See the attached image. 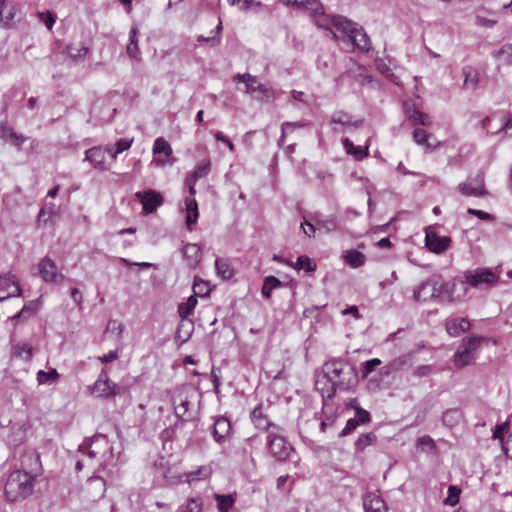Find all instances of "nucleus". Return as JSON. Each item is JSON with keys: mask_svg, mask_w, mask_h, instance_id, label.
Masks as SVG:
<instances>
[{"mask_svg": "<svg viewBox=\"0 0 512 512\" xmlns=\"http://www.w3.org/2000/svg\"><path fill=\"white\" fill-rule=\"evenodd\" d=\"M323 376L315 382L316 389L323 397L332 398L337 390L347 391L357 383L355 369L342 359L324 363Z\"/></svg>", "mask_w": 512, "mask_h": 512, "instance_id": "obj_1", "label": "nucleus"}, {"mask_svg": "<svg viewBox=\"0 0 512 512\" xmlns=\"http://www.w3.org/2000/svg\"><path fill=\"white\" fill-rule=\"evenodd\" d=\"M332 24L336 31L342 34V39L348 38L354 47L363 52H369L371 50L370 38L363 27L340 15L332 19ZM330 33L336 41L340 39V36L336 32L330 30Z\"/></svg>", "mask_w": 512, "mask_h": 512, "instance_id": "obj_2", "label": "nucleus"}, {"mask_svg": "<svg viewBox=\"0 0 512 512\" xmlns=\"http://www.w3.org/2000/svg\"><path fill=\"white\" fill-rule=\"evenodd\" d=\"M35 477L29 472L15 470L10 473L5 484V495L9 501L24 500L33 493Z\"/></svg>", "mask_w": 512, "mask_h": 512, "instance_id": "obj_3", "label": "nucleus"}, {"mask_svg": "<svg viewBox=\"0 0 512 512\" xmlns=\"http://www.w3.org/2000/svg\"><path fill=\"white\" fill-rule=\"evenodd\" d=\"M465 281L459 283H453V290L459 289L466 292V284L477 288L485 289L497 283L498 277L495 273L488 268H477L474 270H467L464 273Z\"/></svg>", "mask_w": 512, "mask_h": 512, "instance_id": "obj_4", "label": "nucleus"}, {"mask_svg": "<svg viewBox=\"0 0 512 512\" xmlns=\"http://www.w3.org/2000/svg\"><path fill=\"white\" fill-rule=\"evenodd\" d=\"M267 435V448L270 454L278 461H285L289 458L293 447L287 442L282 433V428L275 427Z\"/></svg>", "mask_w": 512, "mask_h": 512, "instance_id": "obj_5", "label": "nucleus"}, {"mask_svg": "<svg viewBox=\"0 0 512 512\" xmlns=\"http://www.w3.org/2000/svg\"><path fill=\"white\" fill-rule=\"evenodd\" d=\"M483 337L471 336L464 338L454 355V364L458 368H462L475 361V353L482 341Z\"/></svg>", "mask_w": 512, "mask_h": 512, "instance_id": "obj_6", "label": "nucleus"}, {"mask_svg": "<svg viewBox=\"0 0 512 512\" xmlns=\"http://www.w3.org/2000/svg\"><path fill=\"white\" fill-rule=\"evenodd\" d=\"M449 289V283L440 284L435 277H430L422 282L414 291V298L416 301L426 302L439 297L443 292L449 291Z\"/></svg>", "mask_w": 512, "mask_h": 512, "instance_id": "obj_7", "label": "nucleus"}, {"mask_svg": "<svg viewBox=\"0 0 512 512\" xmlns=\"http://www.w3.org/2000/svg\"><path fill=\"white\" fill-rule=\"evenodd\" d=\"M191 179H192L191 176H187L186 180H185L186 186L188 187V190L190 193V196L185 199V210H186L185 222H186L187 229L190 231L193 229L194 225L196 224V222L198 220V216H199L198 205L194 198V195L196 193L194 186L197 181L192 182Z\"/></svg>", "mask_w": 512, "mask_h": 512, "instance_id": "obj_8", "label": "nucleus"}, {"mask_svg": "<svg viewBox=\"0 0 512 512\" xmlns=\"http://www.w3.org/2000/svg\"><path fill=\"white\" fill-rule=\"evenodd\" d=\"M457 189L464 196L483 197L488 194L482 172H478L475 177H470L465 182L459 183Z\"/></svg>", "mask_w": 512, "mask_h": 512, "instance_id": "obj_9", "label": "nucleus"}, {"mask_svg": "<svg viewBox=\"0 0 512 512\" xmlns=\"http://www.w3.org/2000/svg\"><path fill=\"white\" fill-rule=\"evenodd\" d=\"M331 125H334V132H343L356 130L363 124V119H355L353 116L344 111H336L332 114Z\"/></svg>", "mask_w": 512, "mask_h": 512, "instance_id": "obj_10", "label": "nucleus"}, {"mask_svg": "<svg viewBox=\"0 0 512 512\" xmlns=\"http://www.w3.org/2000/svg\"><path fill=\"white\" fill-rule=\"evenodd\" d=\"M38 273L46 283L58 284L64 280V275L58 270L56 263L49 257H44L38 263Z\"/></svg>", "mask_w": 512, "mask_h": 512, "instance_id": "obj_11", "label": "nucleus"}, {"mask_svg": "<svg viewBox=\"0 0 512 512\" xmlns=\"http://www.w3.org/2000/svg\"><path fill=\"white\" fill-rule=\"evenodd\" d=\"M92 390L99 397L109 398L119 394L120 388L117 384L110 381L107 371L102 370Z\"/></svg>", "mask_w": 512, "mask_h": 512, "instance_id": "obj_12", "label": "nucleus"}, {"mask_svg": "<svg viewBox=\"0 0 512 512\" xmlns=\"http://www.w3.org/2000/svg\"><path fill=\"white\" fill-rule=\"evenodd\" d=\"M451 244L449 236H440L432 227L426 230L425 245L429 251L440 254L446 251Z\"/></svg>", "mask_w": 512, "mask_h": 512, "instance_id": "obj_13", "label": "nucleus"}, {"mask_svg": "<svg viewBox=\"0 0 512 512\" xmlns=\"http://www.w3.org/2000/svg\"><path fill=\"white\" fill-rule=\"evenodd\" d=\"M21 471L29 472L34 477L41 473L42 465L39 453L34 449H27L20 457Z\"/></svg>", "mask_w": 512, "mask_h": 512, "instance_id": "obj_14", "label": "nucleus"}, {"mask_svg": "<svg viewBox=\"0 0 512 512\" xmlns=\"http://www.w3.org/2000/svg\"><path fill=\"white\" fill-rule=\"evenodd\" d=\"M21 295V288L16 277L10 273L0 276V301Z\"/></svg>", "mask_w": 512, "mask_h": 512, "instance_id": "obj_15", "label": "nucleus"}, {"mask_svg": "<svg viewBox=\"0 0 512 512\" xmlns=\"http://www.w3.org/2000/svg\"><path fill=\"white\" fill-rule=\"evenodd\" d=\"M112 451L113 447L105 437H102L92 442V445L88 448L87 455L91 459L99 457L102 460L101 465L105 466L106 460L112 457Z\"/></svg>", "mask_w": 512, "mask_h": 512, "instance_id": "obj_16", "label": "nucleus"}, {"mask_svg": "<svg viewBox=\"0 0 512 512\" xmlns=\"http://www.w3.org/2000/svg\"><path fill=\"white\" fill-rule=\"evenodd\" d=\"M232 425L228 418L219 416L212 426V437L218 445H223L231 436Z\"/></svg>", "mask_w": 512, "mask_h": 512, "instance_id": "obj_17", "label": "nucleus"}, {"mask_svg": "<svg viewBox=\"0 0 512 512\" xmlns=\"http://www.w3.org/2000/svg\"><path fill=\"white\" fill-rule=\"evenodd\" d=\"M106 159V150L102 146H95L85 151V160L99 171L110 169V163Z\"/></svg>", "mask_w": 512, "mask_h": 512, "instance_id": "obj_18", "label": "nucleus"}, {"mask_svg": "<svg viewBox=\"0 0 512 512\" xmlns=\"http://www.w3.org/2000/svg\"><path fill=\"white\" fill-rule=\"evenodd\" d=\"M135 196L142 203L146 214L155 212L163 203L162 196L154 190L140 191Z\"/></svg>", "mask_w": 512, "mask_h": 512, "instance_id": "obj_19", "label": "nucleus"}, {"mask_svg": "<svg viewBox=\"0 0 512 512\" xmlns=\"http://www.w3.org/2000/svg\"><path fill=\"white\" fill-rule=\"evenodd\" d=\"M469 328L470 321L465 317H449L446 320V330L450 336H459Z\"/></svg>", "mask_w": 512, "mask_h": 512, "instance_id": "obj_20", "label": "nucleus"}, {"mask_svg": "<svg viewBox=\"0 0 512 512\" xmlns=\"http://www.w3.org/2000/svg\"><path fill=\"white\" fill-rule=\"evenodd\" d=\"M182 253L185 258L186 264L190 269L196 268L198 263L201 261V248L199 247L198 244H186L182 249Z\"/></svg>", "mask_w": 512, "mask_h": 512, "instance_id": "obj_21", "label": "nucleus"}, {"mask_svg": "<svg viewBox=\"0 0 512 512\" xmlns=\"http://www.w3.org/2000/svg\"><path fill=\"white\" fill-rule=\"evenodd\" d=\"M365 512H386L387 508L383 499L374 494L368 493L363 499Z\"/></svg>", "mask_w": 512, "mask_h": 512, "instance_id": "obj_22", "label": "nucleus"}, {"mask_svg": "<svg viewBox=\"0 0 512 512\" xmlns=\"http://www.w3.org/2000/svg\"><path fill=\"white\" fill-rule=\"evenodd\" d=\"M42 303H43L42 296L38 297L35 300H31V301L27 302L22 307V309L12 317V319L13 320H18V319L26 320V319L30 318L41 308Z\"/></svg>", "mask_w": 512, "mask_h": 512, "instance_id": "obj_23", "label": "nucleus"}, {"mask_svg": "<svg viewBox=\"0 0 512 512\" xmlns=\"http://www.w3.org/2000/svg\"><path fill=\"white\" fill-rule=\"evenodd\" d=\"M463 420V412L460 408H450L443 412L442 423L448 428H454Z\"/></svg>", "mask_w": 512, "mask_h": 512, "instance_id": "obj_24", "label": "nucleus"}, {"mask_svg": "<svg viewBox=\"0 0 512 512\" xmlns=\"http://www.w3.org/2000/svg\"><path fill=\"white\" fill-rule=\"evenodd\" d=\"M312 220L316 223L318 230L332 232L338 228V221L335 216L324 217L321 214H316L312 217Z\"/></svg>", "mask_w": 512, "mask_h": 512, "instance_id": "obj_25", "label": "nucleus"}, {"mask_svg": "<svg viewBox=\"0 0 512 512\" xmlns=\"http://www.w3.org/2000/svg\"><path fill=\"white\" fill-rule=\"evenodd\" d=\"M191 405V402L189 400V397L178 395L174 399V410L177 417L188 420L190 419L189 415V407Z\"/></svg>", "mask_w": 512, "mask_h": 512, "instance_id": "obj_26", "label": "nucleus"}, {"mask_svg": "<svg viewBox=\"0 0 512 512\" xmlns=\"http://www.w3.org/2000/svg\"><path fill=\"white\" fill-rule=\"evenodd\" d=\"M294 7L308 11L313 17L323 14V7L319 0H297Z\"/></svg>", "mask_w": 512, "mask_h": 512, "instance_id": "obj_27", "label": "nucleus"}, {"mask_svg": "<svg viewBox=\"0 0 512 512\" xmlns=\"http://www.w3.org/2000/svg\"><path fill=\"white\" fill-rule=\"evenodd\" d=\"M342 143L347 154L352 155L356 160H362L368 156V146H355L348 138H344Z\"/></svg>", "mask_w": 512, "mask_h": 512, "instance_id": "obj_28", "label": "nucleus"}, {"mask_svg": "<svg viewBox=\"0 0 512 512\" xmlns=\"http://www.w3.org/2000/svg\"><path fill=\"white\" fill-rule=\"evenodd\" d=\"M137 34L138 28L133 26L129 32V43L127 44L126 52L131 59L140 60Z\"/></svg>", "mask_w": 512, "mask_h": 512, "instance_id": "obj_29", "label": "nucleus"}, {"mask_svg": "<svg viewBox=\"0 0 512 512\" xmlns=\"http://www.w3.org/2000/svg\"><path fill=\"white\" fill-rule=\"evenodd\" d=\"M413 140L416 144L423 146L426 151H431L437 146H439V142L433 144L429 142V138L431 137L425 130L421 128H417L413 131Z\"/></svg>", "mask_w": 512, "mask_h": 512, "instance_id": "obj_30", "label": "nucleus"}, {"mask_svg": "<svg viewBox=\"0 0 512 512\" xmlns=\"http://www.w3.org/2000/svg\"><path fill=\"white\" fill-rule=\"evenodd\" d=\"M462 72L464 75L463 88L475 90L479 82L478 72L471 67H464Z\"/></svg>", "mask_w": 512, "mask_h": 512, "instance_id": "obj_31", "label": "nucleus"}, {"mask_svg": "<svg viewBox=\"0 0 512 512\" xmlns=\"http://www.w3.org/2000/svg\"><path fill=\"white\" fill-rule=\"evenodd\" d=\"M406 113L408 119L415 125L429 126L432 124L431 117L416 108H413L411 111L406 110Z\"/></svg>", "mask_w": 512, "mask_h": 512, "instance_id": "obj_32", "label": "nucleus"}, {"mask_svg": "<svg viewBox=\"0 0 512 512\" xmlns=\"http://www.w3.org/2000/svg\"><path fill=\"white\" fill-rule=\"evenodd\" d=\"M344 259L351 267L358 268L364 265L366 257L357 250H349L346 252Z\"/></svg>", "mask_w": 512, "mask_h": 512, "instance_id": "obj_33", "label": "nucleus"}, {"mask_svg": "<svg viewBox=\"0 0 512 512\" xmlns=\"http://www.w3.org/2000/svg\"><path fill=\"white\" fill-rule=\"evenodd\" d=\"M215 268L217 275L220 276L223 280L232 278L234 274L233 269L231 268L228 261L222 258H217L215 260Z\"/></svg>", "mask_w": 512, "mask_h": 512, "instance_id": "obj_34", "label": "nucleus"}, {"mask_svg": "<svg viewBox=\"0 0 512 512\" xmlns=\"http://www.w3.org/2000/svg\"><path fill=\"white\" fill-rule=\"evenodd\" d=\"M210 172V160L205 158L201 160L195 167L194 171L189 175L192 177L191 181H198L206 177Z\"/></svg>", "mask_w": 512, "mask_h": 512, "instance_id": "obj_35", "label": "nucleus"}, {"mask_svg": "<svg viewBox=\"0 0 512 512\" xmlns=\"http://www.w3.org/2000/svg\"><path fill=\"white\" fill-rule=\"evenodd\" d=\"M214 499L219 512H229L235 503V499L232 495L215 494Z\"/></svg>", "mask_w": 512, "mask_h": 512, "instance_id": "obj_36", "label": "nucleus"}, {"mask_svg": "<svg viewBox=\"0 0 512 512\" xmlns=\"http://www.w3.org/2000/svg\"><path fill=\"white\" fill-rule=\"evenodd\" d=\"M26 440V429L22 426L14 425L11 429V434L9 436V443L15 447L21 445Z\"/></svg>", "mask_w": 512, "mask_h": 512, "instance_id": "obj_37", "label": "nucleus"}, {"mask_svg": "<svg viewBox=\"0 0 512 512\" xmlns=\"http://www.w3.org/2000/svg\"><path fill=\"white\" fill-rule=\"evenodd\" d=\"M282 285V282L276 278L275 276H268L264 279L263 285H262V295L269 299L271 297L272 290L280 287Z\"/></svg>", "mask_w": 512, "mask_h": 512, "instance_id": "obj_38", "label": "nucleus"}, {"mask_svg": "<svg viewBox=\"0 0 512 512\" xmlns=\"http://www.w3.org/2000/svg\"><path fill=\"white\" fill-rule=\"evenodd\" d=\"M377 440L376 434L373 432H369L361 435L357 441L355 442V449L358 452L364 451V449L372 444H374Z\"/></svg>", "mask_w": 512, "mask_h": 512, "instance_id": "obj_39", "label": "nucleus"}, {"mask_svg": "<svg viewBox=\"0 0 512 512\" xmlns=\"http://www.w3.org/2000/svg\"><path fill=\"white\" fill-rule=\"evenodd\" d=\"M196 305H197L196 297L194 295L188 297L186 302L181 303L178 306L179 316L182 319L187 318L191 314V312L193 311V309L195 308Z\"/></svg>", "mask_w": 512, "mask_h": 512, "instance_id": "obj_40", "label": "nucleus"}, {"mask_svg": "<svg viewBox=\"0 0 512 512\" xmlns=\"http://www.w3.org/2000/svg\"><path fill=\"white\" fill-rule=\"evenodd\" d=\"M290 266L297 270L305 269L307 272H313L316 269V263L307 256H299Z\"/></svg>", "mask_w": 512, "mask_h": 512, "instance_id": "obj_41", "label": "nucleus"}, {"mask_svg": "<svg viewBox=\"0 0 512 512\" xmlns=\"http://www.w3.org/2000/svg\"><path fill=\"white\" fill-rule=\"evenodd\" d=\"M154 154H164L166 157H170L172 148L170 144L163 138L159 137L154 141L153 144Z\"/></svg>", "mask_w": 512, "mask_h": 512, "instance_id": "obj_42", "label": "nucleus"}, {"mask_svg": "<svg viewBox=\"0 0 512 512\" xmlns=\"http://www.w3.org/2000/svg\"><path fill=\"white\" fill-rule=\"evenodd\" d=\"M6 132H9V141L15 146H21L26 141L25 136L16 133L12 128L2 127L1 136L6 137Z\"/></svg>", "mask_w": 512, "mask_h": 512, "instance_id": "obj_43", "label": "nucleus"}, {"mask_svg": "<svg viewBox=\"0 0 512 512\" xmlns=\"http://www.w3.org/2000/svg\"><path fill=\"white\" fill-rule=\"evenodd\" d=\"M211 472L212 470L209 466H201L197 470L188 473L187 479L189 482L207 479L211 475Z\"/></svg>", "mask_w": 512, "mask_h": 512, "instance_id": "obj_44", "label": "nucleus"}, {"mask_svg": "<svg viewBox=\"0 0 512 512\" xmlns=\"http://www.w3.org/2000/svg\"><path fill=\"white\" fill-rule=\"evenodd\" d=\"M59 377V373L55 368L51 369L50 371L46 372L44 370H39L37 372V381L40 385L46 384L49 382H52L56 380Z\"/></svg>", "mask_w": 512, "mask_h": 512, "instance_id": "obj_45", "label": "nucleus"}, {"mask_svg": "<svg viewBox=\"0 0 512 512\" xmlns=\"http://www.w3.org/2000/svg\"><path fill=\"white\" fill-rule=\"evenodd\" d=\"M461 490L454 485L449 486L448 496L444 500V503L449 506H455L459 502Z\"/></svg>", "mask_w": 512, "mask_h": 512, "instance_id": "obj_46", "label": "nucleus"}, {"mask_svg": "<svg viewBox=\"0 0 512 512\" xmlns=\"http://www.w3.org/2000/svg\"><path fill=\"white\" fill-rule=\"evenodd\" d=\"M499 60L506 64L512 65V44H505L498 52Z\"/></svg>", "mask_w": 512, "mask_h": 512, "instance_id": "obj_47", "label": "nucleus"}, {"mask_svg": "<svg viewBox=\"0 0 512 512\" xmlns=\"http://www.w3.org/2000/svg\"><path fill=\"white\" fill-rule=\"evenodd\" d=\"M15 355L17 357H23L25 360H30L32 357V348L25 343H18L15 346Z\"/></svg>", "mask_w": 512, "mask_h": 512, "instance_id": "obj_48", "label": "nucleus"}, {"mask_svg": "<svg viewBox=\"0 0 512 512\" xmlns=\"http://www.w3.org/2000/svg\"><path fill=\"white\" fill-rule=\"evenodd\" d=\"M380 364H381V360L378 358H373L368 361H365L363 363L362 376L364 378L368 377V375L371 374L374 371V369L377 366H379Z\"/></svg>", "mask_w": 512, "mask_h": 512, "instance_id": "obj_49", "label": "nucleus"}, {"mask_svg": "<svg viewBox=\"0 0 512 512\" xmlns=\"http://www.w3.org/2000/svg\"><path fill=\"white\" fill-rule=\"evenodd\" d=\"M67 52L71 58L78 59V58L84 57L87 54L88 49L83 45H81L79 47L74 46V45H69L67 47Z\"/></svg>", "mask_w": 512, "mask_h": 512, "instance_id": "obj_50", "label": "nucleus"}, {"mask_svg": "<svg viewBox=\"0 0 512 512\" xmlns=\"http://www.w3.org/2000/svg\"><path fill=\"white\" fill-rule=\"evenodd\" d=\"M254 425L256 428L258 429H262V430H265L267 431L268 433L270 431H275V427H279L278 425H276L275 423L273 422H270L267 417H263L259 420H254Z\"/></svg>", "mask_w": 512, "mask_h": 512, "instance_id": "obj_51", "label": "nucleus"}, {"mask_svg": "<svg viewBox=\"0 0 512 512\" xmlns=\"http://www.w3.org/2000/svg\"><path fill=\"white\" fill-rule=\"evenodd\" d=\"M38 18L46 26L47 29L51 30L55 24V15L49 11L39 12Z\"/></svg>", "mask_w": 512, "mask_h": 512, "instance_id": "obj_52", "label": "nucleus"}, {"mask_svg": "<svg viewBox=\"0 0 512 512\" xmlns=\"http://www.w3.org/2000/svg\"><path fill=\"white\" fill-rule=\"evenodd\" d=\"M178 512H202V504L196 499H190L185 507H182Z\"/></svg>", "mask_w": 512, "mask_h": 512, "instance_id": "obj_53", "label": "nucleus"}, {"mask_svg": "<svg viewBox=\"0 0 512 512\" xmlns=\"http://www.w3.org/2000/svg\"><path fill=\"white\" fill-rule=\"evenodd\" d=\"M361 423L356 418H351L346 422L345 427L340 432L339 436L344 437L354 431Z\"/></svg>", "mask_w": 512, "mask_h": 512, "instance_id": "obj_54", "label": "nucleus"}, {"mask_svg": "<svg viewBox=\"0 0 512 512\" xmlns=\"http://www.w3.org/2000/svg\"><path fill=\"white\" fill-rule=\"evenodd\" d=\"M133 143V139L121 138L115 143L116 153H122L128 150Z\"/></svg>", "mask_w": 512, "mask_h": 512, "instance_id": "obj_55", "label": "nucleus"}, {"mask_svg": "<svg viewBox=\"0 0 512 512\" xmlns=\"http://www.w3.org/2000/svg\"><path fill=\"white\" fill-rule=\"evenodd\" d=\"M124 326L117 320H110L106 327V332L116 333L120 335L123 332Z\"/></svg>", "mask_w": 512, "mask_h": 512, "instance_id": "obj_56", "label": "nucleus"}, {"mask_svg": "<svg viewBox=\"0 0 512 512\" xmlns=\"http://www.w3.org/2000/svg\"><path fill=\"white\" fill-rule=\"evenodd\" d=\"M355 411H356L355 418L358 420V422H360L361 424H366V423L370 422L371 416L368 411H366L360 407H356Z\"/></svg>", "mask_w": 512, "mask_h": 512, "instance_id": "obj_57", "label": "nucleus"}, {"mask_svg": "<svg viewBox=\"0 0 512 512\" xmlns=\"http://www.w3.org/2000/svg\"><path fill=\"white\" fill-rule=\"evenodd\" d=\"M301 229L303 230V232H304L307 236H309V237H314V234H315V232H316V229H318V228H317V225H316V223H315V222H314V224H313V223L309 222L308 220H305V221L301 224Z\"/></svg>", "mask_w": 512, "mask_h": 512, "instance_id": "obj_58", "label": "nucleus"}, {"mask_svg": "<svg viewBox=\"0 0 512 512\" xmlns=\"http://www.w3.org/2000/svg\"><path fill=\"white\" fill-rule=\"evenodd\" d=\"M266 90L267 89L265 88V86L260 84V83H258L257 81L256 82H253V81L247 82L246 92L249 93V94H253L256 91L266 92Z\"/></svg>", "mask_w": 512, "mask_h": 512, "instance_id": "obj_59", "label": "nucleus"}, {"mask_svg": "<svg viewBox=\"0 0 512 512\" xmlns=\"http://www.w3.org/2000/svg\"><path fill=\"white\" fill-rule=\"evenodd\" d=\"M467 213L470 214V215H474L476 217H478L479 219L481 220H485V221H490L493 219V216L487 212H484L482 210H477V209H473V208H469L467 210Z\"/></svg>", "mask_w": 512, "mask_h": 512, "instance_id": "obj_60", "label": "nucleus"}, {"mask_svg": "<svg viewBox=\"0 0 512 512\" xmlns=\"http://www.w3.org/2000/svg\"><path fill=\"white\" fill-rule=\"evenodd\" d=\"M215 139L219 142L224 143L231 152H233L235 150V146L232 143V141L226 135H224L222 132H217L215 134Z\"/></svg>", "mask_w": 512, "mask_h": 512, "instance_id": "obj_61", "label": "nucleus"}, {"mask_svg": "<svg viewBox=\"0 0 512 512\" xmlns=\"http://www.w3.org/2000/svg\"><path fill=\"white\" fill-rule=\"evenodd\" d=\"M217 370L218 369H216L215 367H213L211 370V380H212L213 388H214V391L216 394L219 393V389H220V385H221L220 377L217 374Z\"/></svg>", "mask_w": 512, "mask_h": 512, "instance_id": "obj_62", "label": "nucleus"}, {"mask_svg": "<svg viewBox=\"0 0 512 512\" xmlns=\"http://www.w3.org/2000/svg\"><path fill=\"white\" fill-rule=\"evenodd\" d=\"M431 370L432 367L430 365H421L414 370L413 374L417 377H425L430 374Z\"/></svg>", "mask_w": 512, "mask_h": 512, "instance_id": "obj_63", "label": "nucleus"}, {"mask_svg": "<svg viewBox=\"0 0 512 512\" xmlns=\"http://www.w3.org/2000/svg\"><path fill=\"white\" fill-rule=\"evenodd\" d=\"M503 452L506 456L512 458V435H509L506 441H503Z\"/></svg>", "mask_w": 512, "mask_h": 512, "instance_id": "obj_64", "label": "nucleus"}]
</instances>
